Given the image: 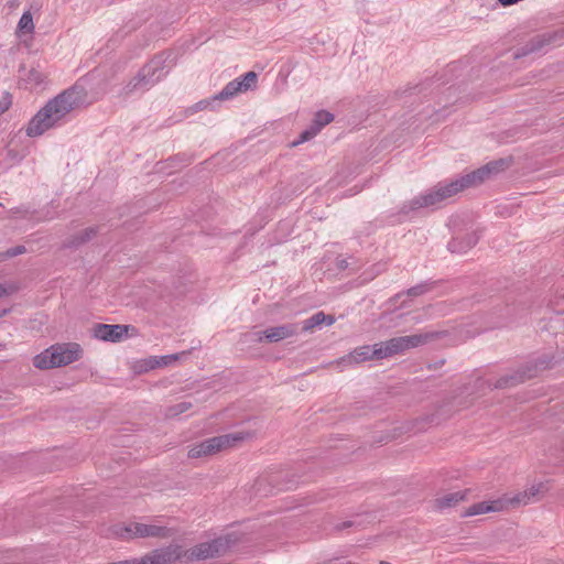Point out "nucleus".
<instances>
[{
	"instance_id": "nucleus-1",
	"label": "nucleus",
	"mask_w": 564,
	"mask_h": 564,
	"mask_svg": "<svg viewBox=\"0 0 564 564\" xmlns=\"http://www.w3.org/2000/svg\"><path fill=\"white\" fill-rule=\"evenodd\" d=\"M84 86L75 84L50 99L30 120L26 127L29 137H40L47 130L59 127L67 121L72 111L80 108L86 101Z\"/></svg>"
},
{
	"instance_id": "nucleus-2",
	"label": "nucleus",
	"mask_w": 564,
	"mask_h": 564,
	"mask_svg": "<svg viewBox=\"0 0 564 564\" xmlns=\"http://www.w3.org/2000/svg\"><path fill=\"white\" fill-rule=\"evenodd\" d=\"M494 173V162H488L484 166L462 175L452 181H443L437 183L433 188L415 196L408 203H404L400 209L403 215H409L421 208L433 207L443 200L467 189L482 184L490 178Z\"/></svg>"
},
{
	"instance_id": "nucleus-3",
	"label": "nucleus",
	"mask_w": 564,
	"mask_h": 564,
	"mask_svg": "<svg viewBox=\"0 0 564 564\" xmlns=\"http://www.w3.org/2000/svg\"><path fill=\"white\" fill-rule=\"evenodd\" d=\"M170 73L166 58L163 54L155 55L139 73L124 86L123 91L130 95L137 90H149Z\"/></svg>"
},
{
	"instance_id": "nucleus-4",
	"label": "nucleus",
	"mask_w": 564,
	"mask_h": 564,
	"mask_svg": "<svg viewBox=\"0 0 564 564\" xmlns=\"http://www.w3.org/2000/svg\"><path fill=\"white\" fill-rule=\"evenodd\" d=\"M78 344L55 345L36 355L33 365L37 369H51L67 366L80 358Z\"/></svg>"
},
{
	"instance_id": "nucleus-5",
	"label": "nucleus",
	"mask_w": 564,
	"mask_h": 564,
	"mask_svg": "<svg viewBox=\"0 0 564 564\" xmlns=\"http://www.w3.org/2000/svg\"><path fill=\"white\" fill-rule=\"evenodd\" d=\"M117 534L122 539H169L174 532L160 520L153 519L149 523L130 522L118 529Z\"/></svg>"
},
{
	"instance_id": "nucleus-6",
	"label": "nucleus",
	"mask_w": 564,
	"mask_h": 564,
	"mask_svg": "<svg viewBox=\"0 0 564 564\" xmlns=\"http://www.w3.org/2000/svg\"><path fill=\"white\" fill-rule=\"evenodd\" d=\"M251 435L246 432H232L225 435L214 436L194 445L188 457L199 458L236 446L239 442L249 438Z\"/></svg>"
},
{
	"instance_id": "nucleus-7",
	"label": "nucleus",
	"mask_w": 564,
	"mask_h": 564,
	"mask_svg": "<svg viewBox=\"0 0 564 564\" xmlns=\"http://www.w3.org/2000/svg\"><path fill=\"white\" fill-rule=\"evenodd\" d=\"M440 337L437 332H425L408 336L394 337L386 340L388 355L392 357L409 349L416 348Z\"/></svg>"
},
{
	"instance_id": "nucleus-8",
	"label": "nucleus",
	"mask_w": 564,
	"mask_h": 564,
	"mask_svg": "<svg viewBox=\"0 0 564 564\" xmlns=\"http://www.w3.org/2000/svg\"><path fill=\"white\" fill-rule=\"evenodd\" d=\"M389 358L387 344L381 341L375 345H364L355 348L338 360V365L352 366L372 359Z\"/></svg>"
},
{
	"instance_id": "nucleus-9",
	"label": "nucleus",
	"mask_w": 564,
	"mask_h": 564,
	"mask_svg": "<svg viewBox=\"0 0 564 564\" xmlns=\"http://www.w3.org/2000/svg\"><path fill=\"white\" fill-rule=\"evenodd\" d=\"M541 487V485H533L528 490L514 494H505L501 497L496 498V512L518 509L521 506H527L538 501Z\"/></svg>"
},
{
	"instance_id": "nucleus-10",
	"label": "nucleus",
	"mask_w": 564,
	"mask_h": 564,
	"mask_svg": "<svg viewBox=\"0 0 564 564\" xmlns=\"http://www.w3.org/2000/svg\"><path fill=\"white\" fill-rule=\"evenodd\" d=\"M334 120V115L326 111V110H319L315 113L313 121L311 126L301 132L297 140H294L292 142L293 147H296L301 143H304L306 141H310L313 139L317 133L328 123H330Z\"/></svg>"
},
{
	"instance_id": "nucleus-11",
	"label": "nucleus",
	"mask_w": 564,
	"mask_h": 564,
	"mask_svg": "<svg viewBox=\"0 0 564 564\" xmlns=\"http://www.w3.org/2000/svg\"><path fill=\"white\" fill-rule=\"evenodd\" d=\"M299 333V327L296 324H285L280 326H274L267 328L263 332L254 333L257 337V341H262L263 339L269 343H278L285 338H290Z\"/></svg>"
},
{
	"instance_id": "nucleus-12",
	"label": "nucleus",
	"mask_w": 564,
	"mask_h": 564,
	"mask_svg": "<svg viewBox=\"0 0 564 564\" xmlns=\"http://www.w3.org/2000/svg\"><path fill=\"white\" fill-rule=\"evenodd\" d=\"M128 329L127 325L97 324L94 327V336L100 340L116 343L124 337Z\"/></svg>"
},
{
	"instance_id": "nucleus-13",
	"label": "nucleus",
	"mask_w": 564,
	"mask_h": 564,
	"mask_svg": "<svg viewBox=\"0 0 564 564\" xmlns=\"http://www.w3.org/2000/svg\"><path fill=\"white\" fill-rule=\"evenodd\" d=\"M479 240V235L477 231L466 234L463 237H454L447 243V249L452 253L463 254L466 253L469 249H471Z\"/></svg>"
},
{
	"instance_id": "nucleus-14",
	"label": "nucleus",
	"mask_w": 564,
	"mask_h": 564,
	"mask_svg": "<svg viewBox=\"0 0 564 564\" xmlns=\"http://www.w3.org/2000/svg\"><path fill=\"white\" fill-rule=\"evenodd\" d=\"M334 323H335L334 316L326 315L324 312H317L303 322L302 329L307 332V330H312L313 328H315L317 326H321L322 324H326V325L330 326Z\"/></svg>"
},
{
	"instance_id": "nucleus-15",
	"label": "nucleus",
	"mask_w": 564,
	"mask_h": 564,
	"mask_svg": "<svg viewBox=\"0 0 564 564\" xmlns=\"http://www.w3.org/2000/svg\"><path fill=\"white\" fill-rule=\"evenodd\" d=\"M238 93H242L241 83L239 78H235L229 82L217 95L213 97V100H228L234 98Z\"/></svg>"
},
{
	"instance_id": "nucleus-16",
	"label": "nucleus",
	"mask_w": 564,
	"mask_h": 564,
	"mask_svg": "<svg viewBox=\"0 0 564 564\" xmlns=\"http://www.w3.org/2000/svg\"><path fill=\"white\" fill-rule=\"evenodd\" d=\"M465 499V492L463 491H455L444 495L443 497L436 499L435 503L436 507L441 510L446 508H452L456 506L458 502L463 501Z\"/></svg>"
},
{
	"instance_id": "nucleus-17",
	"label": "nucleus",
	"mask_w": 564,
	"mask_h": 564,
	"mask_svg": "<svg viewBox=\"0 0 564 564\" xmlns=\"http://www.w3.org/2000/svg\"><path fill=\"white\" fill-rule=\"evenodd\" d=\"M534 373H516L508 378L501 377L498 380H496V388H506L510 386L518 384L520 382H523L525 379L533 377Z\"/></svg>"
},
{
	"instance_id": "nucleus-18",
	"label": "nucleus",
	"mask_w": 564,
	"mask_h": 564,
	"mask_svg": "<svg viewBox=\"0 0 564 564\" xmlns=\"http://www.w3.org/2000/svg\"><path fill=\"white\" fill-rule=\"evenodd\" d=\"M96 235V229L89 227L84 229L80 234L75 235L66 243V247H78L79 245L89 241Z\"/></svg>"
},
{
	"instance_id": "nucleus-19",
	"label": "nucleus",
	"mask_w": 564,
	"mask_h": 564,
	"mask_svg": "<svg viewBox=\"0 0 564 564\" xmlns=\"http://www.w3.org/2000/svg\"><path fill=\"white\" fill-rule=\"evenodd\" d=\"M238 78H239V83H241L242 91H247V90L256 87L257 80H258V75L256 72L250 70Z\"/></svg>"
},
{
	"instance_id": "nucleus-20",
	"label": "nucleus",
	"mask_w": 564,
	"mask_h": 564,
	"mask_svg": "<svg viewBox=\"0 0 564 564\" xmlns=\"http://www.w3.org/2000/svg\"><path fill=\"white\" fill-rule=\"evenodd\" d=\"M192 408L191 402H180L177 404L171 405L166 411L167 417H175L181 415L182 413L188 411Z\"/></svg>"
},
{
	"instance_id": "nucleus-21",
	"label": "nucleus",
	"mask_w": 564,
	"mask_h": 564,
	"mask_svg": "<svg viewBox=\"0 0 564 564\" xmlns=\"http://www.w3.org/2000/svg\"><path fill=\"white\" fill-rule=\"evenodd\" d=\"M18 28L22 32H32L34 29L32 14L26 11L19 20Z\"/></svg>"
},
{
	"instance_id": "nucleus-22",
	"label": "nucleus",
	"mask_w": 564,
	"mask_h": 564,
	"mask_svg": "<svg viewBox=\"0 0 564 564\" xmlns=\"http://www.w3.org/2000/svg\"><path fill=\"white\" fill-rule=\"evenodd\" d=\"M492 510H494V506L489 505L488 502L476 503L468 508V510L466 511V516L481 514V513L489 512Z\"/></svg>"
},
{
	"instance_id": "nucleus-23",
	"label": "nucleus",
	"mask_w": 564,
	"mask_h": 564,
	"mask_svg": "<svg viewBox=\"0 0 564 564\" xmlns=\"http://www.w3.org/2000/svg\"><path fill=\"white\" fill-rule=\"evenodd\" d=\"M44 79L45 76L43 75V73L36 68L30 69L26 75V82L33 86L41 85L44 82Z\"/></svg>"
},
{
	"instance_id": "nucleus-24",
	"label": "nucleus",
	"mask_w": 564,
	"mask_h": 564,
	"mask_svg": "<svg viewBox=\"0 0 564 564\" xmlns=\"http://www.w3.org/2000/svg\"><path fill=\"white\" fill-rule=\"evenodd\" d=\"M430 290H431V285L429 283L424 282V283H420L417 285L410 288L406 291V295L415 297V296H420V295L429 292Z\"/></svg>"
},
{
	"instance_id": "nucleus-25",
	"label": "nucleus",
	"mask_w": 564,
	"mask_h": 564,
	"mask_svg": "<svg viewBox=\"0 0 564 564\" xmlns=\"http://www.w3.org/2000/svg\"><path fill=\"white\" fill-rule=\"evenodd\" d=\"M11 96L7 93L0 98V115L6 112L11 106Z\"/></svg>"
},
{
	"instance_id": "nucleus-26",
	"label": "nucleus",
	"mask_w": 564,
	"mask_h": 564,
	"mask_svg": "<svg viewBox=\"0 0 564 564\" xmlns=\"http://www.w3.org/2000/svg\"><path fill=\"white\" fill-rule=\"evenodd\" d=\"M512 164V158L508 156L506 159L496 160V172L503 171L508 169Z\"/></svg>"
},
{
	"instance_id": "nucleus-27",
	"label": "nucleus",
	"mask_w": 564,
	"mask_h": 564,
	"mask_svg": "<svg viewBox=\"0 0 564 564\" xmlns=\"http://www.w3.org/2000/svg\"><path fill=\"white\" fill-rule=\"evenodd\" d=\"M25 252V247L24 246H17L14 248H11L7 251V256L8 257H15V256H19V254H22Z\"/></svg>"
},
{
	"instance_id": "nucleus-28",
	"label": "nucleus",
	"mask_w": 564,
	"mask_h": 564,
	"mask_svg": "<svg viewBox=\"0 0 564 564\" xmlns=\"http://www.w3.org/2000/svg\"><path fill=\"white\" fill-rule=\"evenodd\" d=\"M540 46L539 45H535L533 43H531L530 45H527L525 48L523 50L522 53H517L514 55L516 58L520 57V56H523V55H527L535 50H538Z\"/></svg>"
},
{
	"instance_id": "nucleus-29",
	"label": "nucleus",
	"mask_w": 564,
	"mask_h": 564,
	"mask_svg": "<svg viewBox=\"0 0 564 564\" xmlns=\"http://www.w3.org/2000/svg\"><path fill=\"white\" fill-rule=\"evenodd\" d=\"M348 265H349V263H348V261L346 259H338L337 260V268L339 270H345V269L348 268Z\"/></svg>"
},
{
	"instance_id": "nucleus-30",
	"label": "nucleus",
	"mask_w": 564,
	"mask_h": 564,
	"mask_svg": "<svg viewBox=\"0 0 564 564\" xmlns=\"http://www.w3.org/2000/svg\"><path fill=\"white\" fill-rule=\"evenodd\" d=\"M210 105V101L209 100H202L199 101L196 107L198 109H206L208 106Z\"/></svg>"
},
{
	"instance_id": "nucleus-31",
	"label": "nucleus",
	"mask_w": 564,
	"mask_h": 564,
	"mask_svg": "<svg viewBox=\"0 0 564 564\" xmlns=\"http://www.w3.org/2000/svg\"><path fill=\"white\" fill-rule=\"evenodd\" d=\"M176 359H178V355H169V356L162 357L164 365H167V360H176Z\"/></svg>"
},
{
	"instance_id": "nucleus-32",
	"label": "nucleus",
	"mask_w": 564,
	"mask_h": 564,
	"mask_svg": "<svg viewBox=\"0 0 564 564\" xmlns=\"http://www.w3.org/2000/svg\"><path fill=\"white\" fill-rule=\"evenodd\" d=\"M7 294L8 290L2 284H0V297H3Z\"/></svg>"
},
{
	"instance_id": "nucleus-33",
	"label": "nucleus",
	"mask_w": 564,
	"mask_h": 564,
	"mask_svg": "<svg viewBox=\"0 0 564 564\" xmlns=\"http://www.w3.org/2000/svg\"><path fill=\"white\" fill-rule=\"evenodd\" d=\"M7 313H8V310H2V311H0V317H2V316H4V315H7Z\"/></svg>"
},
{
	"instance_id": "nucleus-34",
	"label": "nucleus",
	"mask_w": 564,
	"mask_h": 564,
	"mask_svg": "<svg viewBox=\"0 0 564 564\" xmlns=\"http://www.w3.org/2000/svg\"><path fill=\"white\" fill-rule=\"evenodd\" d=\"M348 525H350V523H349V522H344V523H343V528H346V527H348Z\"/></svg>"
},
{
	"instance_id": "nucleus-35",
	"label": "nucleus",
	"mask_w": 564,
	"mask_h": 564,
	"mask_svg": "<svg viewBox=\"0 0 564 564\" xmlns=\"http://www.w3.org/2000/svg\"><path fill=\"white\" fill-rule=\"evenodd\" d=\"M541 365H542V368H543V369L547 368V364H545V362H541Z\"/></svg>"
},
{
	"instance_id": "nucleus-36",
	"label": "nucleus",
	"mask_w": 564,
	"mask_h": 564,
	"mask_svg": "<svg viewBox=\"0 0 564 564\" xmlns=\"http://www.w3.org/2000/svg\"><path fill=\"white\" fill-rule=\"evenodd\" d=\"M379 564H391V563L386 562V561H381Z\"/></svg>"
}]
</instances>
